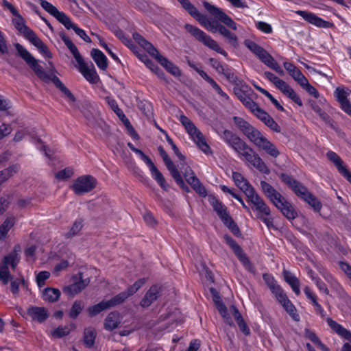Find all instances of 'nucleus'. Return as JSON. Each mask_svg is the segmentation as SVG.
<instances>
[{
	"instance_id": "10",
	"label": "nucleus",
	"mask_w": 351,
	"mask_h": 351,
	"mask_svg": "<svg viewBox=\"0 0 351 351\" xmlns=\"http://www.w3.org/2000/svg\"><path fill=\"white\" fill-rule=\"evenodd\" d=\"M223 239L245 268L249 271L253 272L254 270V267L241 247L228 234H225Z\"/></svg>"
},
{
	"instance_id": "61",
	"label": "nucleus",
	"mask_w": 351,
	"mask_h": 351,
	"mask_svg": "<svg viewBox=\"0 0 351 351\" xmlns=\"http://www.w3.org/2000/svg\"><path fill=\"white\" fill-rule=\"evenodd\" d=\"M166 139H167V141L169 143V144L171 145L172 149L173 150L175 154L178 156V158L180 160H185V157L179 151L178 147L173 143V140L168 135H167Z\"/></svg>"
},
{
	"instance_id": "13",
	"label": "nucleus",
	"mask_w": 351,
	"mask_h": 351,
	"mask_svg": "<svg viewBox=\"0 0 351 351\" xmlns=\"http://www.w3.org/2000/svg\"><path fill=\"white\" fill-rule=\"evenodd\" d=\"M244 45L265 65L269 68L276 60L264 48L251 40H245Z\"/></svg>"
},
{
	"instance_id": "6",
	"label": "nucleus",
	"mask_w": 351,
	"mask_h": 351,
	"mask_svg": "<svg viewBox=\"0 0 351 351\" xmlns=\"http://www.w3.org/2000/svg\"><path fill=\"white\" fill-rule=\"evenodd\" d=\"M184 28L187 32L206 47L225 57L228 56V53L219 47L218 43L202 29L188 23L185 24Z\"/></svg>"
},
{
	"instance_id": "64",
	"label": "nucleus",
	"mask_w": 351,
	"mask_h": 351,
	"mask_svg": "<svg viewBox=\"0 0 351 351\" xmlns=\"http://www.w3.org/2000/svg\"><path fill=\"white\" fill-rule=\"evenodd\" d=\"M263 278L270 290H271L273 287H275L278 285L274 278L269 274H264Z\"/></svg>"
},
{
	"instance_id": "26",
	"label": "nucleus",
	"mask_w": 351,
	"mask_h": 351,
	"mask_svg": "<svg viewBox=\"0 0 351 351\" xmlns=\"http://www.w3.org/2000/svg\"><path fill=\"white\" fill-rule=\"evenodd\" d=\"M232 180L245 195L254 189L247 180L239 172H232Z\"/></svg>"
},
{
	"instance_id": "47",
	"label": "nucleus",
	"mask_w": 351,
	"mask_h": 351,
	"mask_svg": "<svg viewBox=\"0 0 351 351\" xmlns=\"http://www.w3.org/2000/svg\"><path fill=\"white\" fill-rule=\"evenodd\" d=\"M84 305L80 300H75L69 311V317L72 319H76L77 316L82 313Z\"/></svg>"
},
{
	"instance_id": "57",
	"label": "nucleus",
	"mask_w": 351,
	"mask_h": 351,
	"mask_svg": "<svg viewBox=\"0 0 351 351\" xmlns=\"http://www.w3.org/2000/svg\"><path fill=\"white\" fill-rule=\"evenodd\" d=\"M50 276V273L47 271H43L39 272L36 276V282L39 287H42L45 283V280H47Z\"/></svg>"
},
{
	"instance_id": "5",
	"label": "nucleus",
	"mask_w": 351,
	"mask_h": 351,
	"mask_svg": "<svg viewBox=\"0 0 351 351\" xmlns=\"http://www.w3.org/2000/svg\"><path fill=\"white\" fill-rule=\"evenodd\" d=\"M14 47L18 55L30 66L40 80L47 83L51 81L53 75L47 74L38 64V60L23 46L16 43Z\"/></svg>"
},
{
	"instance_id": "7",
	"label": "nucleus",
	"mask_w": 351,
	"mask_h": 351,
	"mask_svg": "<svg viewBox=\"0 0 351 351\" xmlns=\"http://www.w3.org/2000/svg\"><path fill=\"white\" fill-rule=\"evenodd\" d=\"M209 202L224 225L228 228L232 233L237 237L241 236L239 228L233 219L229 215L226 207L213 196L209 197Z\"/></svg>"
},
{
	"instance_id": "18",
	"label": "nucleus",
	"mask_w": 351,
	"mask_h": 351,
	"mask_svg": "<svg viewBox=\"0 0 351 351\" xmlns=\"http://www.w3.org/2000/svg\"><path fill=\"white\" fill-rule=\"evenodd\" d=\"M296 13L302 16L304 20L320 27H331L333 24L329 21H326L318 17L315 14L311 12H308L303 10H298Z\"/></svg>"
},
{
	"instance_id": "3",
	"label": "nucleus",
	"mask_w": 351,
	"mask_h": 351,
	"mask_svg": "<svg viewBox=\"0 0 351 351\" xmlns=\"http://www.w3.org/2000/svg\"><path fill=\"white\" fill-rule=\"evenodd\" d=\"M59 36L78 63L80 72L90 83L96 84L99 78L93 64L90 63V65L88 66L85 63L76 46L64 32H60Z\"/></svg>"
},
{
	"instance_id": "44",
	"label": "nucleus",
	"mask_w": 351,
	"mask_h": 351,
	"mask_svg": "<svg viewBox=\"0 0 351 351\" xmlns=\"http://www.w3.org/2000/svg\"><path fill=\"white\" fill-rule=\"evenodd\" d=\"M215 304V306H216L217 310L219 311V313L224 319L225 322L227 323L230 326H232L233 325L232 320L230 316L229 315V314L228 313L227 308L223 303L222 300L220 302L218 301V302H216Z\"/></svg>"
},
{
	"instance_id": "16",
	"label": "nucleus",
	"mask_w": 351,
	"mask_h": 351,
	"mask_svg": "<svg viewBox=\"0 0 351 351\" xmlns=\"http://www.w3.org/2000/svg\"><path fill=\"white\" fill-rule=\"evenodd\" d=\"M253 114L262 121L267 127L273 132L280 133L281 132L280 127L274 121V119L263 109L260 107L253 113Z\"/></svg>"
},
{
	"instance_id": "59",
	"label": "nucleus",
	"mask_w": 351,
	"mask_h": 351,
	"mask_svg": "<svg viewBox=\"0 0 351 351\" xmlns=\"http://www.w3.org/2000/svg\"><path fill=\"white\" fill-rule=\"evenodd\" d=\"M302 87H303L310 95H313L314 97L317 98L319 97V93L317 90L311 86L308 80H306V82H304L302 84H300Z\"/></svg>"
},
{
	"instance_id": "9",
	"label": "nucleus",
	"mask_w": 351,
	"mask_h": 351,
	"mask_svg": "<svg viewBox=\"0 0 351 351\" xmlns=\"http://www.w3.org/2000/svg\"><path fill=\"white\" fill-rule=\"evenodd\" d=\"M97 185V180L90 175L77 178L71 188L75 194L80 195L91 191Z\"/></svg>"
},
{
	"instance_id": "37",
	"label": "nucleus",
	"mask_w": 351,
	"mask_h": 351,
	"mask_svg": "<svg viewBox=\"0 0 351 351\" xmlns=\"http://www.w3.org/2000/svg\"><path fill=\"white\" fill-rule=\"evenodd\" d=\"M17 247H15L14 250L11 252L9 254L5 256L3 258V265H7L8 267V265H10L12 269H15L16 265L18 264L19 261V254Z\"/></svg>"
},
{
	"instance_id": "21",
	"label": "nucleus",
	"mask_w": 351,
	"mask_h": 351,
	"mask_svg": "<svg viewBox=\"0 0 351 351\" xmlns=\"http://www.w3.org/2000/svg\"><path fill=\"white\" fill-rule=\"evenodd\" d=\"M276 87L278 88L284 95L290 98L296 104L300 106H302L303 103L300 97L287 82L281 80L276 86Z\"/></svg>"
},
{
	"instance_id": "41",
	"label": "nucleus",
	"mask_w": 351,
	"mask_h": 351,
	"mask_svg": "<svg viewBox=\"0 0 351 351\" xmlns=\"http://www.w3.org/2000/svg\"><path fill=\"white\" fill-rule=\"evenodd\" d=\"M153 178L158 182L160 187L165 191L169 190V185L167 184L165 179L162 174L156 167L150 171Z\"/></svg>"
},
{
	"instance_id": "40",
	"label": "nucleus",
	"mask_w": 351,
	"mask_h": 351,
	"mask_svg": "<svg viewBox=\"0 0 351 351\" xmlns=\"http://www.w3.org/2000/svg\"><path fill=\"white\" fill-rule=\"evenodd\" d=\"M187 182L202 197H206L207 195V192L205 187L202 185L197 177H195L193 179H191V178H189V180H188Z\"/></svg>"
},
{
	"instance_id": "34",
	"label": "nucleus",
	"mask_w": 351,
	"mask_h": 351,
	"mask_svg": "<svg viewBox=\"0 0 351 351\" xmlns=\"http://www.w3.org/2000/svg\"><path fill=\"white\" fill-rule=\"evenodd\" d=\"M60 296V291L55 288H46L43 292V298L49 302H55Z\"/></svg>"
},
{
	"instance_id": "28",
	"label": "nucleus",
	"mask_w": 351,
	"mask_h": 351,
	"mask_svg": "<svg viewBox=\"0 0 351 351\" xmlns=\"http://www.w3.org/2000/svg\"><path fill=\"white\" fill-rule=\"evenodd\" d=\"M90 54L97 66L101 70H106L108 67V60L104 53L97 49H93Z\"/></svg>"
},
{
	"instance_id": "29",
	"label": "nucleus",
	"mask_w": 351,
	"mask_h": 351,
	"mask_svg": "<svg viewBox=\"0 0 351 351\" xmlns=\"http://www.w3.org/2000/svg\"><path fill=\"white\" fill-rule=\"evenodd\" d=\"M65 28L67 29H72L75 33L80 36L82 39H83L85 42L90 43H91V39L89 38V36L86 34L84 30L78 27L75 24L72 23L70 18L68 17L67 19L62 24Z\"/></svg>"
},
{
	"instance_id": "24",
	"label": "nucleus",
	"mask_w": 351,
	"mask_h": 351,
	"mask_svg": "<svg viewBox=\"0 0 351 351\" xmlns=\"http://www.w3.org/2000/svg\"><path fill=\"white\" fill-rule=\"evenodd\" d=\"M122 317L118 311H112L108 313L104 321V328L112 331L117 328L121 323Z\"/></svg>"
},
{
	"instance_id": "46",
	"label": "nucleus",
	"mask_w": 351,
	"mask_h": 351,
	"mask_svg": "<svg viewBox=\"0 0 351 351\" xmlns=\"http://www.w3.org/2000/svg\"><path fill=\"white\" fill-rule=\"evenodd\" d=\"M14 219L12 217L7 218L0 226V240L4 239L10 229L14 226Z\"/></svg>"
},
{
	"instance_id": "50",
	"label": "nucleus",
	"mask_w": 351,
	"mask_h": 351,
	"mask_svg": "<svg viewBox=\"0 0 351 351\" xmlns=\"http://www.w3.org/2000/svg\"><path fill=\"white\" fill-rule=\"evenodd\" d=\"M19 167L16 165L0 171V184L8 180L13 173L16 172L19 170Z\"/></svg>"
},
{
	"instance_id": "22",
	"label": "nucleus",
	"mask_w": 351,
	"mask_h": 351,
	"mask_svg": "<svg viewBox=\"0 0 351 351\" xmlns=\"http://www.w3.org/2000/svg\"><path fill=\"white\" fill-rule=\"evenodd\" d=\"M40 5L42 8L55 17L60 23L63 24L64 22L69 17L65 13L59 11L54 5L46 0H40Z\"/></svg>"
},
{
	"instance_id": "54",
	"label": "nucleus",
	"mask_w": 351,
	"mask_h": 351,
	"mask_svg": "<svg viewBox=\"0 0 351 351\" xmlns=\"http://www.w3.org/2000/svg\"><path fill=\"white\" fill-rule=\"evenodd\" d=\"M73 169L67 167L57 172L55 176L58 180H65L71 178L73 176Z\"/></svg>"
},
{
	"instance_id": "36",
	"label": "nucleus",
	"mask_w": 351,
	"mask_h": 351,
	"mask_svg": "<svg viewBox=\"0 0 351 351\" xmlns=\"http://www.w3.org/2000/svg\"><path fill=\"white\" fill-rule=\"evenodd\" d=\"M51 82L54 84V85L61 90V92L70 100L75 101V98L74 95L71 93V92L64 85V84L60 80V79L56 76L53 75L51 77Z\"/></svg>"
},
{
	"instance_id": "53",
	"label": "nucleus",
	"mask_w": 351,
	"mask_h": 351,
	"mask_svg": "<svg viewBox=\"0 0 351 351\" xmlns=\"http://www.w3.org/2000/svg\"><path fill=\"white\" fill-rule=\"evenodd\" d=\"M304 200L312 206L315 211L318 212L321 210V202L311 193Z\"/></svg>"
},
{
	"instance_id": "39",
	"label": "nucleus",
	"mask_w": 351,
	"mask_h": 351,
	"mask_svg": "<svg viewBox=\"0 0 351 351\" xmlns=\"http://www.w3.org/2000/svg\"><path fill=\"white\" fill-rule=\"evenodd\" d=\"M158 150L170 173L178 169L162 146H159Z\"/></svg>"
},
{
	"instance_id": "60",
	"label": "nucleus",
	"mask_w": 351,
	"mask_h": 351,
	"mask_svg": "<svg viewBox=\"0 0 351 351\" xmlns=\"http://www.w3.org/2000/svg\"><path fill=\"white\" fill-rule=\"evenodd\" d=\"M223 37H225L228 40V42L234 48L238 47V46H239L238 38H237V36L234 34L232 33L229 30L227 34H226V35H224Z\"/></svg>"
},
{
	"instance_id": "17",
	"label": "nucleus",
	"mask_w": 351,
	"mask_h": 351,
	"mask_svg": "<svg viewBox=\"0 0 351 351\" xmlns=\"http://www.w3.org/2000/svg\"><path fill=\"white\" fill-rule=\"evenodd\" d=\"M326 156L330 161L334 163L338 171L351 183V173L343 165V162L341 158L332 151L328 152Z\"/></svg>"
},
{
	"instance_id": "30",
	"label": "nucleus",
	"mask_w": 351,
	"mask_h": 351,
	"mask_svg": "<svg viewBox=\"0 0 351 351\" xmlns=\"http://www.w3.org/2000/svg\"><path fill=\"white\" fill-rule=\"evenodd\" d=\"M327 323L328 326L339 335L343 337L347 340L350 339L351 332L343 328L341 325L339 324L331 318L327 319Z\"/></svg>"
},
{
	"instance_id": "43",
	"label": "nucleus",
	"mask_w": 351,
	"mask_h": 351,
	"mask_svg": "<svg viewBox=\"0 0 351 351\" xmlns=\"http://www.w3.org/2000/svg\"><path fill=\"white\" fill-rule=\"evenodd\" d=\"M178 168L181 171L183 176L184 177L186 182L189 180V178L196 177L194 171L192 169L184 162V160H181L179 164H178Z\"/></svg>"
},
{
	"instance_id": "33",
	"label": "nucleus",
	"mask_w": 351,
	"mask_h": 351,
	"mask_svg": "<svg viewBox=\"0 0 351 351\" xmlns=\"http://www.w3.org/2000/svg\"><path fill=\"white\" fill-rule=\"evenodd\" d=\"M287 311V313L292 317L295 321H298L300 319L299 315L296 313V308L293 304V303L289 300V298L285 297L283 300H280L279 302Z\"/></svg>"
},
{
	"instance_id": "11",
	"label": "nucleus",
	"mask_w": 351,
	"mask_h": 351,
	"mask_svg": "<svg viewBox=\"0 0 351 351\" xmlns=\"http://www.w3.org/2000/svg\"><path fill=\"white\" fill-rule=\"evenodd\" d=\"M203 5L204 8L214 17H215L218 21L223 23L227 27L232 29L233 30H237V27L235 22L230 18L228 15H227L221 9L215 6L214 5L210 4L209 2L204 1Z\"/></svg>"
},
{
	"instance_id": "52",
	"label": "nucleus",
	"mask_w": 351,
	"mask_h": 351,
	"mask_svg": "<svg viewBox=\"0 0 351 351\" xmlns=\"http://www.w3.org/2000/svg\"><path fill=\"white\" fill-rule=\"evenodd\" d=\"M147 279L143 278L138 280L132 285L128 287L127 290L125 291L128 297L134 294L146 282Z\"/></svg>"
},
{
	"instance_id": "4",
	"label": "nucleus",
	"mask_w": 351,
	"mask_h": 351,
	"mask_svg": "<svg viewBox=\"0 0 351 351\" xmlns=\"http://www.w3.org/2000/svg\"><path fill=\"white\" fill-rule=\"evenodd\" d=\"M14 16H16V18L12 19V23L15 28L34 45L42 54L47 58H51V53L46 45L25 24V20L23 16L19 12L18 14Z\"/></svg>"
},
{
	"instance_id": "58",
	"label": "nucleus",
	"mask_w": 351,
	"mask_h": 351,
	"mask_svg": "<svg viewBox=\"0 0 351 351\" xmlns=\"http://www.w3.org/2000/svg\"><path fill=\"white\" fill-rule=\"evenodd\" d=\"M271 291L275 295V298L278 301V302H280V300H283L285 297H287L284 291L278 285H277L275 287H273Z\"/></svg>"
},
{
	"instance_id": "63",
	"label": "nucleus",
	"mask_w": 351,
	"mask_h": 351,
	"mask_svg": "<svg viewBox=\"0 0 351 351\" xmlns=\"http://www.w3.org/2000/svg\"><path fill=\"white\" fill-rule=\"evenodd\" d=\"M280 177L282 181L285 184L289 186L290 188H292L294 184H297L296 180H295L293 178H292L291 176H290L286 173H281L280 175Z\"/></svg>"
},
{
	"instance_id": "38",
	"label": "nucleus",
	"mask_w": 351,
	"mask_h": 351,
	"mask_svg": "<svg viewBox=\"0 0 351 351\" xmlns=\"http://www.w3.org/2000/svg\"><path fill=\"white\" fill-rule=\"evenodd\" d=\"M96 338L95 330L93 328H87L84 331V343L88 348H91Z\"/></svg>"
},
{
	"instance_id": "62",
	"label": "nucleus",
	"mask_w": 351,
	"mask_h": 351,
	"mask_svg": "<svg viewBox=\"0 0 351 351\" xmlns=\"http://www.w3.org/2000/svg\"><path fill=\"white\" fill-rule=\"evenodd\" d=\"M256 27L258 29L261 30L264 33L270 34L272 32L271 26L265 22L258 21L256 23Z\"/></svg>"
},
{
	"instance_id": "56",
	"label": "nucleus",
	"mask_w": 351,
	"mask_h": 351,
	"mask_svg": "<svg viewBox=\"0 0 351 351\" xmlns=\"http://www.w3.org/2000/svg\"><path fill=\"white\" fill-rule=\"evenodd\" d=\"M222 74H223L227 78V80L232 83V84H235L237 85H239L241 84L242 81L240 80L237 75H234V73L231 72V71L230 69H225L224 70V73H222Z\"/></svg>"
},
{
	"instance_id": "45",
	"label": "nucleus",
	"mask_w": 351,
	"mask_h": 351,
	"mask_svg": "<svg viewBox=\"0 0 351 351\" xmlns=\"http://www.w3.org/2000/svg\"><path fill=\"white\" fill-rule=\"evenodd\" d=\"M108 309L106 300H103L97 304L88 307V313L90 317L95 316L100 312Z\"/></svg>"
},
{
	"instance_id": "19",
	"label": "nucleus",
	"mask_w": 351,
	"mask_h": 351,
	"mask_svg": "<svg viewBox=\"0 0 351 351\" xmlns=\"http://www.w3.org/2000/svg\"><path fill=\"white\" fill-rule=\"evenodd\" d=\"M161 287L158 285L152 286L146 292L145 296L141 301V306L143 308L149 306L158 297L161 295Z\"/></svg>"
},
{
	"instance_id": "20",
	"label": "nucleus",
	"mask_w": 351,
	"mask_h": 351,
	"mask_svg": "<svg viewBox=\"0 0 351 351\" xmlns=\"http://www.w3.org/2000/svg\"><path fill=\"white\" fill-rule=\"evenodd\" d=\"M260 185L263 193L274 205L283 199L284 197L267 182L261 181Z\"/></svg>"
},
{
	"instance_id": "12",
	"label": "nucleus",
	"mask_w": 351,
	"mask_h": 351,
	"mask_svg": "<svg viewBox=\"0 0 351 351\" xmlns=\"http://www.w3.org/2000/svg\"><path fill=\"white\" fill-rule=\"evenodd\" d=\"M223 138L240 156H241L245 151H250L252 148L238 136L228 130L223 131Z\"/></svg>"
},
{
	"instance_id": "49",
	"label": "nucleus",
	"mask_w": 351,
	"mask_h": 351,
	"mask_svg": "<svg viewBox=\"0 0 351 351\" xmlns=\"http://www.w3.org/2000/svg\"><path fill=\"white\" fill-rule=\"evenodd\" d=\"M71 329L66 326H60L53 331L51 336L54 338L60 339L69 335Z\"/></svg>"
},
{
	"instance_id": "15",
	"label": "nucleus",
	"mask_w": 351,
	"mask_h": 351,
	"mask_svg": "<svg viewBox=\"0 0 351 351\" xmlns=\"http://www.w3.org/2000/svg\"><path fill=\"white\" fill-rule=\"evenodd\" d=\"M249 152L250 153L243 158V160L251 166L256 168L261 173L268 175L270 173V169L266 165L263 159L252 148H251Z\"/></svg>"
},
{
	"instance_id": "23",
	"label": "nucleus",
	"mask_w": 351,
	"mask_h": 351,
	"mask_svg": "<svg viewBox=\"0 0 351 351\" xmlns=\"http://www.w3.org/2000/svg\"><path fill=\"white\" fill-rule=\"evenodd\" d=\"M275 206L280 210L282 215L288 219H294L298 216L293 206L285 197H283V199H280L278 204H276Z\"/></svg>"
},
{
	"instance_id": "51",
	"label": "nucleus",
	"mask_w": 351,
	"mask_h": 351,
	"mask_svg": "<svg viewBox=\"0 0 351 351\" xmlns=\"http://www.w3.org/2000/svg\"><path fill=\"white\" fill-rule=\"evenodd\" d=\"M170 174L172 176V178L174 179L176 184L180 187H181L184 191H186L187 193L190 191L189 187L184 184L182 177L178 169L174 171L173 172H172Z\"/></svg>"
},
{
	"instance_id": "25",
	"label": "nucleus",
	"mask_w": 351,
	"mask_h": 351,
	"mask_svg": "<svg viewBox=\"0 0 351 351\" xmlns=\"http://www.w3.org/2000/svg\"><path fill=\"white\" fill-rule=\"evenodd\" d=\"M234 92L243 104L253 114L259 108L258 104L249 97L241 88H234Z\"/></svg>"
},
{
	"instance_id": "2",
	"label": "nucleus",
	"mask_w": 351,
	"mask_h": 351,
	"mask_svg": "<svg viewBox=\"0 0 351 351\" xmlns=\"http://www.w3.org/2000/svg\"><path fill=\"white\" fill-rule=\"evenodd\" d=\"M245 195L247 202L250 206V208L256 213L257 218L263 221L268 228L277 229L273 223V217L271 216L269 207L255 189H253Z\"/></svg>"
},
{
	"instance_id": "55",
	"label": "nucleus",
	"mask_w": 351,
	"mask_h": 351,
	"mask_svg": "<svg viewBox=\"0 0 351 351\" xmlns=\"http://www.w3.org/2000/svg\"><path fill=\"white\" fill-rule=\"evenodd\" d=\"M289 75L300 85L306 82V77L302 74L300 69L296 68Z\"/></svg>"
},
{
	"instance_id": "35",
	"label": "nucleus",
	"mask_w": 351,
	"mask_h": 351,
	"mask_svg": "<svg viewBox=\"0 0 351 351\" xmlns=\"http://www.w3.org/2000/svg\"><path fill=\"white\" fill-rule=\"evenodd\" d=\"M133 38L149 54L157 52V49L154 47V45L151 43L145 40L141 34L138 33H134L133 34Z\"/></svg>"
},
{
	"instance_id": "42",
	"label": "nucleus",
	"mask_w": 351,
	"mask_h": 351,
	"mask_svg": "<svg viewBox=\"0 0 351 351\" xmlns=\"http://www.w3.org/2000/svg\"><path fill=\"white\" fill-rule=\"evenodd\" d=\"M128 295L126 294L125 291L121 292L109 300H106L108 309L116 306L119 304H122L127 298H128Z\"/></svg>"
},
{
	"instance_id": "32",
	"label": "nucleus",
	"mask_w": 351,
	"mask_h": 351,
	"mask_svg": "<svg viewBox=\"0 0 351 351\" xmlns=\"http://www.w3.org/2000/svg\"><path fill=\"white\" fill-rule=\"evenodd\" d=\"M283 274L285 281L290 285L294 293L299 295L300 294L299 280L288 271H284Z\"/></svg>"
},
{
	"instance_id": "8",
	"label": "nucleus",
	"mask_w": 351,
	"mask_h": 351,
	"mask_svg": "<svg viewBox=\"0 0 351 351\" xmlns=\"http://www.w3.org/2000/svg\"><path fill=\"white\" fill-rule=\"evenodd\" d=\"M180 121L186 129V132L196 143L198 147L208 154L210 152L209 145L207 144L206 139L202 133L195 127L194 123L186 116L181 115Z\"/></svg>"
},
{
	"instance_id": "31",
	"label": "nucleus",
	"mask_w": 351,
	"mask_h": 351,
	"mask_svg": "<svg viewBox=\"0 0 351 351\" xmlns=\"http://www.w3.org/2000/svg\"><path fill=\"white\" fill-rule=\"evenodd\" d=\"M84 226L83 220L82 219H76L68 232L64 234V237L66 239H71L74 237L80 235L81 230Z\"/></svg>"
},
{
	"instance_id": "27",
	"label": "nucleus",
	"mask_w": 351,
	"mask_h": 351,
	"mask_svg": "<svg viewBox=\"0 0 351 351\" xmlns=\"http://www.w3.org/2000/svg\"><path fill=\"white\" fill-rule=\"evenodd\" d=\"M27 314L34 320L41 323L49 317L47 310L44 307L31 306L27 309Z\"/></svg>"
},
{
	"instance_id": "1",
	"label": "nucleus",
	"mask_w": 351,
	"mask_h": 351,
	"mask_svg": "<svg viewBox=\"0 0 351 351\" xmlns=\"http://www.w3.org/2000/svg\"><path fill=\"white\" fill-rule=\"evenodd\" d=\"M234 124L240 129L250 142H252L258 149L263 150L268 155L277 158L280 152L277 147L263 134L244 119L239 117H234Z\"/></svg>"
},
{
	"instance_id": "48",
	"label": "nucleus",
	"mask_w": 351,
	"mask_h": 351,
	"mask_svg": "<svg viewBox=\"0 0 351 351\" xmlns=\"http://www.w3.org/2000/svg\"><path fill=\"white\" fill-rule=\"evenodd\" d=\"M291 189L294 193L302 199L306 198L310 193L308 189L300 182L297 181V184H294Z\"/></svg>"
},
{
	"instance_id": "14",
	"label": "nucleus",
	"mask_w": 351,
	"mask_h": 351,
	"mask_svg": "<svg viewBox=\"0 0 351 351\" xmlns=\"http://www.w3.org/2000/svg\"><path fill=\"white\" fill-rule=\"evenodd\" d=\"M74 278H75V281L73 283L63 288V292L71 296H74L79 293L90 283L89 278L84 279L82 273L81 272L78 273Z\"/></svg>"
}]
</instances>
